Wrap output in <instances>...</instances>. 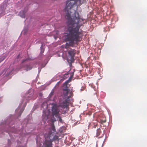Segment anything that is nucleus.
Returning a JSON list of instances; mask_svg holds the SVG:
<instances>
[{
	"label": "nucleus",
	"mask_w": 147,
	"mask_h": 147,
	"mask_svg": "<svg viewBox=\"0 0 147 147\" xmlns=\"http://www.w3.org/2000/svg\"><path fill=\"white\" fill-rule=\"evenodd\" d=\"M84 0H70L67 2L65 10V16L67 20V34L65 40H82V32L80 31V28L84 20L80 18L79 13L75 10L72 9L73 6L78 2L80 4L84 3Z\"/></svg>",
	"instance_id": "f257e3e1"
},
{
	"label": "nucleus",
	"mask_w": 147,
	"mask_h": 147,
	"mask_svg": "<svg viewBox=\"0 0 147 147\" xmlns=\"http://www.w3.org/2000/svg\"><path fill=\"white\" fill-rule=\"evenodd\" d=\"M55 129L54 124H51L49 130L44 135L45 140L43 143L45 147H52V142L54 141L58 140V136L55 135Z\"/></svg>",
	"instance_id": "f03ea898"
},
{
	"label": "nucleus",
	"mask_w": 147,
	"mask_h": 147,
	"mask_svg": "<svg viewBox=\"0 0 147 147\" xmlns=\"http://www.w3.org/2000/svg\"><path fill=\"white\" fill-rule=\"evenodd\" d=\"M69 95L65 99L64 101H63L62 102L60 103V106L62 107L65 108L67 107L68 105L69 99L71 96H72L73 93L71 91L69 92Z\"/></svg>",
	"instance_id": "7ed1b4c3"
},
{
	"label": "nucleus",
	"mask_w": 147,
	"mask_h": 147,
	"mask_svg": "<svg viewBox=\"0 0 147 147\" xmlns=\"http://www.w3.org/2000/svg\"><path fill=\"white\" fill-rule=\"evenodd\" d=\"M52 111L53 115L56 117L59 116V113L60 110L59 108L56 105H53L52 107Z\"/></svg>",
	"instance_id": "20e7f679"
},
{
	"label": "nucleus",
	"mask_w": 147,
	"mask_h": 147,
	"mask_svg": "<svg viewBox=\"0 0 147 147\" xmlns=\"http://www.w3.org/2000/svg\"><path fill=\"white\" fill-rule=\"evenodd\" d=\"M50 116V112L48 111H45L43 112L42 115L43 119L44 121H46L48 119Z\"/></svg>",
	"instance_id": "39448f33"
},
{
	"label": "nucleus",
	"mask_w": 147,
	"mask_h": 147,
	"mask_svg": "<svg viewBox=\"0 0 147 147\" xmlns=\"http://www.w3.org/2000/svg\"><path fill=\"white\" fill-rule=\"evenodd\" d=\"M68 53L69 56H71V60H72L74 56L76 53V50L74 49H70L68 51Z\"/></svg>",
	"instance_id": "423d86ee"
},
{
	"label": "nucleus",
	"mask_w": 147,
	"mask_h": 147,
	"mask_svg": "<svg viewBox=\"0 0 147 147\" xmlns=\"http://www.w3.org/2000/svg\"><path fill=\"white\" fill-rule=\"evenodd\" d=\"M69 91L70 90L67 88L64 89H63V95L64 98H66L67 97L69 96H67V95L69 94Z\"/></svg>",
	"instance_id": "0eeeda50"
},
{
	"label": "nucleus",
	"mask_w": 147,
	"mask_h": 147,
	"mask_svg": "<svg viewBox=\"0 0 147 147\" xmlns=\"http://www.w3.org/2000/svg\"><path fill=\"white\" fill-rule=\"evenodd\" d=\"M101 133V131L100 128H98L97 129L96 133V137L98 138H100L102 137L103 135H102V136H100V135Z\"/></svg>",
	"instance_id": "6e6552de"
},
{
	"label": "nucleus",
	"mask_w": 147,
	"mask_h": 147,
	"mask_svg": "<svg viewBox=\"0 0 147 147\" xmlns=\"http://www.w3.org/2000/svg\"><path fill=\"white\" fill-rule=\"evenodd\" d=\"M26 11L25 10L21 11L20 13V14L21 17L23 18H24L25 17V14Z\"/></svg>",
	"instance_id": "1a4fd4ad"
},
{
	"label": "nucleus",
	"mask_w": 147,
	"mask_h": 147,
	"mask_svg": "<svg viewBox=\"0 0 147 147\" xmlns=\"http://www.w3.org/2000/svg\"><path fill=\"white\" fill-rule=\"evenodd\" d=\"M70 82V80H68L65 82V83L63 84L64 86H65L67 88V85L68 84V83Z\"/></svg>",
	"instance_id": "9d476101"
},
{
	"label": "nucleus",
	"mask_w": 147,
	"mask_h": 147,
	"mask_svg": "<svg viewBox=\"0 0 147 147\" xmlns=\"http://www.w3.org/2000/svg\"><path fill=\"white\" fill-rule=\"evenodd\" d=\"M74 75V72H73L72 74H71L70 77L69 78L68 80H69L71 82V79L73 78V76Z\"/></svg>",
	"instance_id": "9b49d317"
},
{
	"label": "nucleus",
	"mask_w": 147,
	"mask_h": 147,
	"mask_svg": "<svg viewBox=\"0 0 147 147\" xmlns=\"http://www.w3.org/2000/svg\"><path fill=\"white\" fill-rule=\"evenodd\" d=\"M6 58V56H3L0 58V63L2 61Z\"/></svg>",
	"instance_id": "f8f14e48"
},
{
	"label": "nucleus",
	"mask_w": 147,
	"mask_h": 147,
	"mask_svg": "<svg viewBox=\"0 0 147 147\" xmlns=\"http://www.w3.org/2000/svg\"><path fill=\"white\" fill-rule=\"evenodd\" d=\"M106 120L105 119V118L103 120H102L101 119H100V122L101 123H105L106 122Z\"/></svg>",
	"instance_id": "ddd939ff"
},
{
	"label": "nucleus",
	"mask_w": 147,
	"mask_h": 147,
	"mask_svg": "<svg viewBox=\"0 0 147 147\" xmlns=\"http://www.w3.org/2000/svg\"><path fill=\"white\" fill-rule=\"evenodd\" d=\"M42 45L40 47V49H41L40 53H43L44 52V50L42 48Z\"/></svg>",
	"instance_id": "4468645a"
},
{
	"label": "nucleus",
	"mask_w": 147,
	"mask_h": 147,
	"mask_svg": "<svg viewBox=\"0 0 147 147\" xmlns=\"http://www.w3.org/2000/svg\"><path fill=\"white\" fill-rule=\"evenodd\" d=\"M31 69H32V67H31L29 66H28L27 67V69L26 70L27 71H28V70H30Z\"/></svg>",
	"instance_id": "2eb2a0df"
},
{
	"label": "nucleus",
	"mask_w": 147,
	"mask_h": 147,
	"mask_svg": "<svg viewBox=\"0 0 147 147\" xmlns=\"http://www.w3.org/2000/svg\"><path fill=\"white\" fill-rule=\"evenodd\" d=\"M59 120L61 122L62 121V119L61 118H59Z\"/></svg>",
	"instance_id": "dca6fc26"
},
{
	"label": "nucleus",
	"mask_w": 147,
	"mask_h": 147,
	"mask_svg": "<svg viewBox=\"0 0 147 147\" xmlns=\"http://www.w3.org/2000/svg\"><path fill=\"white\" fill-rule=\"evenodd\" d=\"M24 109H22L21 110L20 112H21V114L22 113L23 111H24Z\"/></svg>",
	"instance_id": "f3484780"
},
{
	"label": "nucleus",
	"mask_w": 147,
	"mask_h": 147,
	"mask_svg": "<svg viewBox=\"0 0 147 147\" xmlns=\"http://www.w3.org/2000/svg\"><path fill=\"white\" fill-rule=\"evenodd\" d=\"M96 126H97V125H94L93 126V128H96Z\"/></svg>",
	"instance_id": "a211bd4d"
},
{
	"label": "nucleus",
	"mask_w": 147,
	"mask_h": 147,
	"mask_svg": "<svg viewBox=\"0 0 147 147\" xmlns=\"http://www.w3.org/2000/svg\"><path fill=\"white\" fill-rule=\"evenodd\" d=\"M53 92H51L50 94V95L51 96H52V95H53Z\"/></svg>",
	"instance_id": "6ab92c4d"
}]
</instances>
